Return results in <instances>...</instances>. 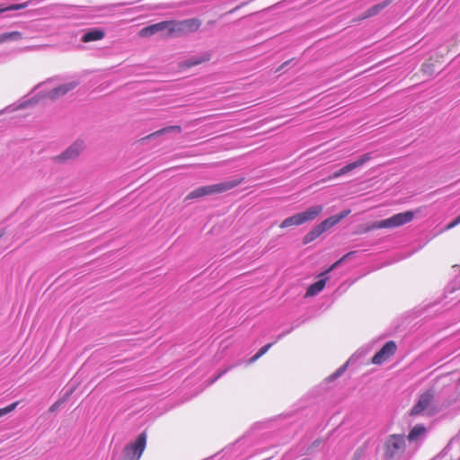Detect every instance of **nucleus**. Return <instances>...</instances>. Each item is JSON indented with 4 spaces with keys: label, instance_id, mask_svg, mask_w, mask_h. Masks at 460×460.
Returning <instances> with one entry per match:
<instances>
[{
    "label": "nucleus",
    "instance_id": "obj_1",
    "mask_svg": "<svg viewBox=\"0 0 460 460\" xmlns=\"http://www.w3.org/2000/svg\"><path fill=\"white\" fill-rule=\"evenodd\" d=\"M413 218L414 213L412 211H404L402 213L394 214L388 218L363 226L360 227L359 233L365 234L376 229L383 228H396L411 222Z\"/></svg>",
    "mask_w": 460,
    "mask_h": 460
},
{
    "label": "nucleus",
    "instance_id": "obj_2",
    "mask_svg": "<svg viewBox=\"0 0 460 460\" xmlns=\"http://www.w3.org/2000/svg\"><path fill=\"white\" fill-rule=\"evenodd\" d=\"M243 179L233 180L226 182H220L212 185L201 186L190 191L186 197L185 200H192L200 199L206 196L219 194L228 191L236 186L240 185Z\"/></svg>",
    "mask_w": 460,
    "mask_h": 460
},
{
    "label": "nucleus",
    "instance_id": "obj_3",
    "mask_svg": "<svg viewBox=\"0 0 460 460\" xmlns=\"http://www.w3.org/2000/svg\"><path fill=\"white\" fill-rule=\"evenodd\" d=\"M406 440L403 434H391L386 437L383 449L385 460H399L406 450Z\"/></svg>",
    "mask_w": 460,
    "mask_h": 460
},
{
    "label": "nucleus",
    "instance_id": "obj_4",
    "mask_svg": "<svg viewBox=\"0 0 460 460\" xmlns=\"http://www.w3.org/2000/svg\"><path fill=\"white\" fill-rule=\"evenodd\" d=\"M323 208L321 205L312 206L303 212L296 213L285 218L279 224V228L284 229L291 226H298L305 223L313 221L323 212Z\"/></svg>",
    "mask_w": 460,
    "mask_h": 460
},
{
    "label": "nucleus",
    "instance_id": "obj_5",
    "mask_svg": "<svg viewBox=\"0 0 460 460\" xmlns=\"http://www.w3.org/2000/svg\"><path fill=\"white\" fill-rule=\"evenodd\" d=\"M146 447V434L140 433L135 441L126 445L122 451L125 460H139Z\"/></svg>",
    "mask_w": 460,
    "mask_h": 460
},
{
    "label": "nucleus",
    "instance_id": "obj_6",
    "mask_svg": "<svg viewBox=\"0 0 460 460\" xmlns=\"http://www.w3.org/2000/svg\"><path fill=\"white\" fill-rule=\"evenodd\" d=\"M371 159H372V156H371L370 153L363 154L356 161L346 164L345 166H343L341 169H339L338 171H336L333 174L330 175L327 178V180H332V179L341 177V176L353 171L354 169L364 165L366 163H367Z\"/></svg>",
    "mask_w": 460,
    "mask_h": 460
},
{
    "label": "nucleus",
    "instance_id": "obj_7",
    "mask_svg": "<svg viewBox=\"0 0 460 460\" xmlns=\"http://www.w3.org/2000/svg\"><path fill=\"white\" fill-rule=\"evenodd\" d=\"M396 351V344L394 341H387L382 349L376 352L372 358L371 362L375 365H381L389 359Z\"/></svg>",
    "mask_w": 460,
    "mask_h": 460
},
{
    "label": "nucleus",
    "instance_id": "obj_8",
    "mask_svg": "<svg viewBox=\"0 0 460 460\" xmlns=\"http://www.w3.org/2000/svg\"><path fill=\"white\" fill-rule=\"evenodd\" d=\"M433 399L434 393L432 391H427L420 394L417 403L411 410V415L416 416L428 410L432 404Z\"/></svg>",
    "mask_w": 460,
    "mask_h": 460
},
{
    "label": "nucleus",
    "instance_id": "obj_9",
    "mask_svg": "<svg viewBox=\"0 0 460 460\" xmlns=\"http://www.w3.org/2000/svg\"><path fill=\"white\" fill-rule=\"evenodd\" d=\"M84 141L76 140L74 144H72L67 149H66L62 154L56 157L58 161H65L68 159L76 158L84 149Z\"/></svg>",
    "mask_w": 460,
    "mask_h": 460
},
{
    "label": "nucleus",
    "instance_id": "obj_10",
    "mask_svg": "<svg viewBox=\"0 0 460 460\" xmlns=\"http://www.w3.org/2000/svg\"><path fill=\"white\" fill-rule=\"evenodd\" d=\"M394 0H384L381 3L374 4L367 10H366L360 16L353 20L354 22H359L363 20L377 15L382 10L391 4Z\"/></svg>",
    "mask_w": 460,
    "mask_h": 460
},
{
    "label": "nucleus",
    "instance_id": "obj_11",
    "mask_svg": "<svg viewBox=\"0 0 460 460\" xmlns=\"http://www.w3.org/2000/svg\"><path fill=\"white\" fill-rule=\"evenodd\" d=\"M442 71V66L435 61L434 58H429L420 67L422 75L429 78H433Z\"/></svg>",
    "mask_w": 460,
    "mask_h": 460
},
{
    "label": "nucleus",
    "instance_id": "obj_12",
    "mask_svg": "<svg viewBox=\"0 0 460 460\" xmlns=\"http://www.w3.org/2000/svg\"><path fill=\"white\" fill-rule=\"evenodd\" d=\"M350 209L342 210L339 214L329 217L328 218L324 219L320 224H318V226L322 229L323 233H324L327 230L331 229L335 225H337L343 218L348 217L350 214Z\"/></svg>",
    "mask_w": 460,
    "mask_h": 460
},
{
    "label": "nucleus",
    "instance_id": "obj_13",
    "mask_svg": "<svg viewBox=\"0 0 460 460\" xmlns=\"http://www.w3.org/2000/svg\"><path fill=\"white\" fill-rule=\"evenodd\" d=\"M350 209L342 210L339 214L329 217L328 218L324 219L320 224H318V226L322 229L323 233H324L327 230L331 229L335 225H337L343 218L348 217L350 214Z\"/></svg>",
    "mask_w": 460,
    "mask_h": 460
},
{
    "label": "nucleus",
    "instance_id": "obj_14",
    "mask_svg": "<svg viewBox=\"0 0 460 460\" xmlns=\"http://www.w3.org/2000/svg\"><path fill=\"white\" fill-rule=\"evenodd\" d=\"M76 86V83H68L64 84L61 85H58L49 92L47 93L46 96L50 100H56L66 93H67L69 91L73 90Z\"/></svg>",
    "mask_w": 460,
    "mask_h": 460
},
{
    "label": "nucleus",
    "instance_id": "obj_15",
    "mask_svg": "<svg viewBox=\"0 0 460 460\" xmlns=\"http://www.w3.org/2000/svg\"><path fill=\"white\" fill-rule=\"evenodd\" d=\"M167 30V21H163L146 27L142 28L138 34L140 37H150L157 32H161Z\"/></svg>",
    "mask_w": 460,
    "mask_h": 460
},
{
    "label": "nucleus",
    "instance_id": "obj_16",
    "mask_svg": "<svg viewBox=\"0 0 460 460\" xmlns=\"http://www.w3.org/2000/svg\"><path fill=\"white\" fill-rule=\"evenodd\" d=\"M456 40H453L451 43L439 47L429 58H434L437 63L442 66L445 62L446 56L453 50L454 47L456 45Z\"/></svg>",
    "mask_w": 460,
    "mask_h": 460
},
{
    "label": "nucleus",
    "instance_id": "obj_17",
    "mask_svg": "<svg viewBox=\"0 0 460 460\" xmlns=\"http://www.w3.org/2000/svg\"><path fill=\"white\" fill-rule=\"evenodd\" d=\"M210 58H211V55L209 53L206 52V53H204V54H202L200 56L192 57V58L185 60L181 64V66L185 67V68H190V67H192L194 66H198V65H200L202 63L209 61Z\"/></svg>",
    "mask_w": 460,
    "mask_h": 460
},
{
    "label": "nucleus",
    "instance_id": "obj_18",
    "mask_svg": "<svg viewBox=\"0 0 460 460\" xmlns=\"http://www.w3.org/2000/svg\"><path fill=\"white\" fill-rule=\"evenodd\" d=\"M180 22L181 24L184 34L198 31L201 25L200 20L197 18L180 21Z\"/></svg>",
    "mask_w": 460,
    "mask_h": 460
},
{
    "label": "nucleus",
    "instance_id": "obj_19",
    "mask_svg": "<svg viewBox=\"0 0 460 460\" xmlns=\"http://www.w3.org/2000/svg\"><path fill=\"white\" fill-rule=\"evenodd\" d=\"M167 36L168 37H177L185 35L181 27L180 21H167Z\"/></svg>",
    "mask_w": 460,
    "mask_h": 460
},
{
    "label": "nucleus",
    "instance_id": "obj_20",
    "mask_svg": "<svg viewBox=\"0 0 460 460\" xmlns=\"http://www.w3.org/2000/svg\"><path fill=\"white\" fill-rule=\"evenodd\" d=\"M169 132H177V133H181V127L179 126V125H173V126H168V127H164L159 130H156L144 137L141 138L140 141H145L146 139H150L154 137H157V136H161L163 134H165V133H169Z\"/></svg>",
    "mask_w": 460,
    "mask_h": 460
},
{
    "label": "nucleus",
    "instance_id": "obj_21",
    "mask_svg": "<svg viewBox=\"0 0 460 460\" xmlns=\"http://www.w3.org/2000/svg\"><path fill=\"white\" fill-rule=\"evenodd\" d=\"M326 285V279H319L318 281L311 284L305 292V297L314 296L320 293Z\"/></svg>",
    "mask_w": 460,
    "mask_h": 460
},
{
    "label": "nucleus",
    "instance_id": "obj_22",
    "mask_svg": "<svg viewBox=\"0 0 460 460\" xmlns=\"http://www.w3.org/2000/svg\"><path fill=\"white\" fill-rule=\"evenodd\" d=\"M105 33L102 30L95 29L84 33L81 40L83 42L87 43L91 41L100 40L103 39Z\"/></svg>",
    "mask_w": 460,
    "mask_h": 460
},
{
    "label": "nucleus",
    "instance_id": "obj_23",
    "mask_svg": "<svg viewBox=\"0 0 460 460\" xmlns=\"http://www.w3.org/2000/svg\"><path fill=\"white\" fill-rule=\"evenodd\" d=\"M427 429L422 424L415 425L409 432L407 436V439L410 442H413L418 440L420 438L423 437L426 433Z\"/></svg>",
    "mask_w": 460,
    "mask_h": 460
},
{
    "label": "nucleus",
    "instance_id": "obj_24",
    "mask_svg": "<svg viewBox=\"0 0 460 460\" xmlns=\"http://www.w3.org/2000/svg\"><path fill=\"white\" fill-rule=\"evenodd\" d=\"M323 233L318 225L314 226L303 238V243L308 244L317 239Z\"/></svg>",
    "mask_w": 460,
    "mask_h": 460
},
{
    "label": "nucleus",
    "instance_id": "obj_25",
    "mask_svg": "<svg viewBox=\"0 0 460 460\" xmlns=\"http://www.w3.org/2000/svg\"><path fill=\"white\" fill-rule=\"evenodd\" d=\"M323 233L318 225L314 226L303 238V243L308 244L317 239Z\"/></svg>",
    "mask_w": 460,
    "mask_h": 460
},
{
    "label": "nucleus",
    "instance_id": "obj_26",
    "mask_svg": "<svg viewBox=\"0 0 460 460\" xmlns=\"http://www.w3.org/2000/svg\"><path fill=\"white\" fill-rule=\"evenodd\" d=\"M23 39V35L22 32L14 31H9L0 34V44H3L6 41L10 40H21Z\"/></svg>",
    "mask_w": 460,
    "mask_h": 460
},
{
    "label": "nucleus",
    "instance_id": "obj_27",
    "mask_svg": "<svg viewBox=\"0 0 460 460\" xmlns=\"http://www.w3.org/2000/svg\"><path fill=\"white\" fill-rule=\"evenodd\" d=\"M367 455V446L366 444L360 446L355 451L352 460H363Z\"/></svg>",
    "mask_w": 460,
    "mask_h": 460
},
{
    "label": "nucleus",
    "instance_id": "obj_28",
    "mask_svg": "<svg viewBox=\"0 0 460 460\" xmlns=\"http://www.w3.org/2000/svg\"><path fill=\"white\" fill-rule=\"evenodd\" d=\"M271 346H272V343H268V344L264 345L263 347H261L257 351V353L250 358V362L252 363V362L256 361L257 359H259L270 349V348Z\"/></svg>",
    "mask_w": 460,
    "mask_h": 460
},
{
    "label": "nucleus",
    "instance_id": "obj_29",
    "mask_svg": "<svg viewBox=\"0 0 460 460\" xmlns=\"http://www.w3.org/2000/svg\"><path fill=\"white\" fill-rule=\"evenodd\" d=\"M18 403L19 402H14L4 408H0V418L14 411Z\"/></svg>",
    "mask_w": 460,
    "mask_h": 460
},
{
    "label": "nucleus",
    "instance_id": "obj_30",
    "mask_svg": "<svg viewBox=\"0 0 460 460\" xmlns=\"http://www.w3.org/2000/svg\"><path fill=\"white\" fill-rule=\"evenodd\" d=\"M25 6V4H13V5H10L8 7H0V13H4L5 11H10V10H19V9H22Z\"/></svg>",
    "mask_w": 460,
    "mask_h": 460
},
{
    "label": "nucleus",
    "instance_id": "obj_31",
    "mask_svg": "<svg viewBox=\"0 0 460 460\" xmlns=\"http://www.w3.org/2000/svg\"><path fill=\"white\" fill-rule=\"evenodd\" d=\"M460 224V215L456 217L452 222L446 226V230H450Z\"/></svg>",
    "mask_w": 460,
    "mask_h": 460
},
{
    "label": "nucleus",
    "instance_id": "obj_32",
    "mask_svg": "<svg viewBox=\"0 0 460 460\" xmlns=\"http://www.w3.org/2000/svg\"><path fill=\"white\" fill-rule=\"evenodd\" d=\"M342 372H343V368L341 367V368L338 369V370H337L335 373H333L332 375L329 376L327 377V380H328L329 382L335 380L336 378H338V377L341 375V373H342Z\"/></svg>",
    "mask_w": 460,
    "mask_h": 460
},
{
    "label": "nucleus",
    "instance_id": "obj_33",
    "mask_svg": "<svg viewBox=\"0 0 460 460\" xmlns=\"http://www.w3.org/2000/svg\"><path fill=\"white\" fill-rule=\"evenodd\" d=\"M341 263H342V261L340 260H338L336 262H334L331 267L330 269L326 271V272H330L332 271V270H334L335 268H337Z\"/></svg>",
    "mask_w": 460,
    "mask_h": 460
},
{
    "label": "nucleus",
    "instance_id": "obj_34",
    "mask_svg": "<svg viewBox=\"0 0 460 460\" xmlns=\"http://www.w3.org/2000/svg\"><path fill=\"white\" fill-rule=\"evenodd\" d=\"M341 263H342V261L340 260H338L336 262H334L331 267L330 269L326 271V272H330L332 271V270H334L335 268H337Z\"/></svg>",
    "mask_w": 460,
    "mask_h": 460
},
{
    "label": "nucleus",
    "instance_id": "obj_35",
    "mask_svg": "<svg viewBox=\"0 0 460 460\" xmlns=\"http://www.w3.org/2000/svg\"><path fill=\"white\" fill-rule=\"evenodd\" d=\"M355 253V252H349L346 254H344L341 258V261L343 262L345 261L346 260H348L351 255H353Z\"/></svg>",
    "mask_w": 460,
    "mask_h": 460
},
{
    "label": "nucleus",
    "instance_id": "obj_36",
    "mask_svg": "<svg viewBox=\"0 0 460 460\" xmlns=\"http://www.w3.org/2000/svg\"><path fill=\"white\" fill-rule=\"evenodd\" d=\"M4 235V230H0V238H2Z\"/></svg>",
    "mask_w": 460,
    "mask_h": 460
},
{
    "label": "nucleus",
    "instance_id": "obj_37",
    "mask_svg": "<svg viewBox=\"0 0 460 460\" xmlns=\"http://www.w3.org/2000/svg\"><path fill=\"white\" fill-rule=\"evenodd\" d=\"M55 409H57V403L53 404L50 408L51 411H54Z\"/></svg>",
    "mask_w": 460,
    "mask_h": 460
},
{
    "label": "nucleus",
    "instance_id": "obj_38",
    "mask_svg": "<svg viewBox=\"0 0 460 460\" xmlns=\"http://www.w3.org/2000/svg\"><path fill=\"white\" fill-rule=\"evenodd\" d=\"M287 64H288V61L283 63L282 66H281V68L284 67Z\"/></svg>",
    "mask_w": 460,
    "mask_h": 460
},
{
    "label": "nucleus",
    "instance_id": "obj_39",
    "mask_svg": "<svg viewBox=\"0 0 460 460\" xmlns=\"http://www.w3.org/2000/svg\"><path fill=\"white\" fill-rule=\"evenodd\" d=\"M239 8H240V6H236L234 10L231 11V13Z\"/></svg>",
    "mask_w": 460,
    "mask_h": 460
},
{
    "label": "nucleus",
    "instance_id": "obj_40",
    "mask_svg": "<svg viewBox=\"0 0 460 460\" xmlns=\"http://www.w3.org/2000/svg\"><path fill=\"white\" fill-rule=\"evenodd\" d=\"M222 374H223V373L218 374V376L215 378V380H216V379H217L218 377H220Z\"/></svg>",
    "mask_w": 460,
    "mask_h": 460
}]
</instances>
